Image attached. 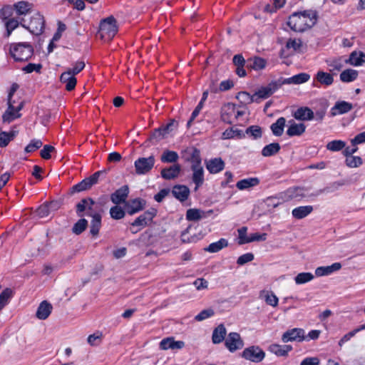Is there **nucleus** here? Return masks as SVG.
I'll return each instance as SVG.
<instances>
[{"instance_id":"obj_1","label":"nucleus","mask_w":365,"mask_h":365,"mask_svg":"<svg viewBox=\"0 0 365 365\" xmlns=\"http://www.w3.org/2000/svg\"><path fill=\"white\" fill-rule=\"evenodd\" d=\"M317 19L318 13L316 10H304L290 15L287 25L295 32H304L313 27L317 24Z\"/></svg>"},{"instance_id":"obj_2","label":"nucleus","mask_w":365,"mask_h":365,"mask_svg":"<svg viewBox=\"0 0 365 365\" xmlns=\"http://www.w3.org/2000/svg\"><path fill=\"white\" fill-rule=\"evenodd\" d=\"M9 53L15 61H27L34 56V48L29 42L12 43L9 46Z\"/></svg>"},{"instance_id":"obj_3","label":"nucleus","mask_w":365,"mask_h":365,"mask_svg":"<svg viewBox=\"0 0 365 365\" xmlns=\"http://www.w3.org/2000/svg\"><path fill=\"white\" fill-rule=\"evenodd\" d=\"M20 24L22 27L28 29L30 33L36 36L41 34L45 27L44 18L39 13H36L31 17L28 25L25 24L24 19H21Z\"/></svg>"},{"instance_id":"obj_4","label":"nucleus","mask_w":365,"mask_h":365,"mask_svg":"<svg viewBox=\"0 0 365 365\" xmlns=\"http://www.w3.org/2000/svg\"><path fill=\"white\" fill-rule=\"evenodd\" d=\"M116 23V20L113 16L103 19L101 21L99 30L101 38L106 40L112 39L118 31Z\"/></svg>"},{"instance_id":"obj_5","label":"nucleus","mask_w":365,"mask_h":365,"mask_svg":"<svg viewBox=\"0 0 365 365\" xmlns=\"http://www.w3.org/2000/svg\"><path fill=\"white\" fill-rule=\"evenodd\" d=\"M106 170H100L94 173L92 175L88 178L83 179L80 182L73 185L71 188V192H80L83 191H86L90 190L93 185L98 183L99 178L101 175L106 174Z\"/></svg>"},{"instance_id":"obj_6","label":"nucleus","mask_w":365,"mask_h":365,"mask_svg":"<svg viewBox=\"0 0 365 365\" xmlns=\"http://www.w3.org/2000/svg\"><path fill=\"white\" fill-rule=\"evenodd\" d=\"M96 202L92 198H83L76 205V214L78 217H82L84 212L86 210V215L93 217L96 214H101L96 207Z\"/></svg>"},{"instance_id":"obj_7","label":"nucleus","mask_w":365,"mask_h":365,"mask_svg":"<svg viewBox=\"0 0 365 365\" xmlns=\"http://www.w3.org/2000/svg\"><path fill=\"white\" fill-rule=\"evenodd\" d=\"M157 215V210L155 208H150L148 210L144 212L142 215L138 216L132 223L133 227H138L139 229L133 230L131 228L132 233L135 234L140 231L143 227H146L153 221V219Z\"/></svg>"},{"instance_id":"obj_8","label":"nucleus","mask_w":365,"mask_h":365,"mask_svg":"<svg viewBox=\"0 0 365 365\" xmlns=\"http://www.w3.org/2000/svg\"><path fill=\"white\" fill-rule=\"evenodd\" d=\"M24 105V101H19L17 105H14V101H8V108L2 115L3 122L10 123L20 118L21 114L19 111L23 108Z\"/></svg>"},{"instance_id":"obj_9","label":"nucleus","mask_w":365,"mask_h":365,"mask_svg":"<svg viewBox=\"0 0 365 365\" xmlns=\"http://www.w3.org/2000/svg\"><path fill=\"white\" fill-rule=\"evenodd\" d=\"M155 163V159L153 155L138 158L134 163L135 173L137 175H145L150 173L153 168Z\"/></svg>"},{"instance_id":"obj_10","label":"nucleus","mask_w":365,"mask_h":365,"mask_svg":"<svg viewBox=\"0 0 365 365\" xmlns=\"http://www.w3.org/2000/svg\"><path fill=\"white\" fill-rule=\"evenodd\" d=\"M242 356L247 360L258 363L264 359L265 353L259 346H252L245 349L242 353Z\"/></svg>"},{"instance_id":"obj_11","label":"nucleus","mask_w":365,"mask_h":365,"mask_svg":"<svg viewBox=\"0 0 365 365\" xmlns=\"http://www.w3.org/2000/svg\"><path fill=\"white\" fill-rule=\"evenodd\" d=\"M305 339V331L302 328H293L288 329L282 336V341L284 343H287L289 341L302 342L304 341Z\"/></svg>"},{"instance_id":"obj_12","label":"nucleus","mask_w":365,"mask_h":365,"mask_svg":"<svg viewBox=\"0 0 365 365\" xmlns=\"http://www.w3.org/2000/svg\"><path fill=\"white\" fill-rule=\"evenodd\" d=\"M225 346L230 352H235L244 346V342L240 334L230 332L225 340Z\"/></svg>"},{"instance_id":"obj_13","label":"nucleus","mask_w":365,"mask_h":365,"mask_svg":"<svg viewBox=\"0 0 365 365\" xmlns=\"http://www.w3.org/2000/svg\"><path fill=\"white\" fill-rule=\"evenodd\" d=\"M146 201L141 198H135L130 200L125 203V210L126 212L133 215L141 210H143L145 207Z\"/></svg>"},{"instance_id":"obj_14","label":"nucleus","mask_w":365,"mask_h":365,"mask_svg":"<svg viewBox=\"0 0 365 365\" xmlns=\"http://www.w3.org/2000/svg\"><path fill=\"white\" fill-rule=\"evenodd\" d=\"M129 194V187L128 185H123L118 190H116L110 195V200L115 205H120L121 203H125L126 199Z\"/></svg>"},{"instance_id":"obj_15","label":"nucleus","mask_w":365,"mask_h":365,"mask_svg":"<svg viewBox=\"0 0 365 365\" xmlns=\"http://www.w3.org/2000/svg\"><path fill=\"white\" fill-rule=\"evenodd\" d=\"M304 196V189L299 187H289L281 193V197L284 200H299Z\"/></svg>"},{"instance_id":"obj_16","label":"nucleus","mask_w":365,"mask_h":365,"mask_svg":"<svg viewBox=\"0 0 365 365\" xmlns=\"http://www.w3.org/2000/svg\"><path fill=\"white\" fill-rule=\"evenodd\" d=\"M235 115V105L231 103L225 104L220 112L221 120L228 124L232 123V118Z\"/></svg>"},{"instance_id":"obj_17","label":"nucleus","mask_w":365,"mask_h":365,"mask_svg":"<svg viewBox=\"0 0 365 365\" xmlns=\"http://www.w3.org/2000/svg\"><path fill=\"white\" fill-rule=\"evenodd\" d=\"M295 119L302 121L312 120L314 118V111L309 107L304 106L297 108L293 113Z\"/></svg>"},{"instance_id":"obj_18","label":"nucleus","mask_w":365,"mask_h":365,"mask_svg":"<svg viewBox=\"0 0 365 365\" xmlns=\"http://www.w3.org/2000/svg\"><path fill=\"white\" fill-rule=\"evenodd\" d=\"M180 171V165L175 163L168 168L162 169L160 174L163 179L170 180L177 178L179 176Z\"/></svg>"},{"instance_id":"obj_19","label":"nucleus","mask_w":365,"mask_h":365,"mask_svg":"<svg viewBox=\"0 0 365 365\" xmlns=\"http://www.w3.org/2000/svg\"><path fill=\"white\" fill-rule=\"evenodd\" d=\"M185 346V342L182 341H175L173 337H167L160 342V349L162 350L181 349Z\"/></svg>"},{"instance_id":"obj_20","label":"nucleus","mask_w":365,"mask_h":365,"mask_svg":"<svg viewBox=\"0 0 365 365\" xmlns=\"http://www.w3.org/2000/svg\"><path fill=\"white\" fill-rule=\"evenodd\" d=\"M206 168L211 174H216L225 168V162L222 160L221 158H215L210 159L205 163Z\"/></svg>"},{"instance_id":"obj_21","label":"nucleus","mask_w":365,"mask_h":365,"mask_svg":"<svg viewBox=\"0 0 365 365\" xmlns=\"http://www.w3.org/2000/svg\"><path fill=\"white\" fill-rule=\"evenodd\" d=\"M173 195L179 201L185 202L190 195V189L183 185H175L171 190Z\"/></svg>"},{"instance_id":"obj_22","label":"nucleus","mask_w":365,"mask_h":365,"mask_svg":"<svg viewBox=\"0 0 365 365\" xmlns=\"http://www.w3.org/2000/svg\"><path fill=\"white\" fill-rule=\"evenodd\" d=\"M60 81L62 83L65 84V87L66 91H73L77 83V79L68 71L61 73L60 76Z\"/></svg>"},{"instance_id":"obj_23","label":"nucleus","mask_w":365,"mask_h":365,"mask_svg":"<svg viewBox=\"0 0 365 365\" xmlns=\"http://www.w3.org/2000/svg\"><path fill=\"white\" fill-rule=\"evenodd\" d=\"M52 305L48 302L47 301H43L40 303L36 313V317L41 320L46 319L51 313L52 311Z\"/></svg>"},{"instance_id":"obj_24","label":"nucleus","mask_w":365,"mask_h":365,"mask_svg":"<svg viewBox=\"0 0 365 365\" xmlns=\"http://www.w3.org/2000/svg\"><path fill=\"white\" fill-rule=\"evenodd\" d=\"M352 108L353 106L351 103L346 101H338L331 109V115L335 116L336 115L344 114L348 113Z\"/></svg>"},{"instance_id":"obj_25","label":"nucleus","mask_w":365,"mask_h":365,"mask_svg":"<svg viewBox=\"0 0 365 365\" xmlns=\"http://www.w3.org/2000/svg\"><path fill=\"white\" fill-rule=\"evenodd\" d=\"M192 171V180L195 185V190H197L204 182V170L202 166L191 167Z\"/></svg>"},{"instance_id":"obj_26","label":"nucleus","mask_w":365,"mask_h":365,"mask_svg":"<svg viewBox=\"0 0 365 365\" xmlns=\"http://www.w3.org/2000/svg\"><path fill=\"white\" fill-rule=\"evenodd\" d=\"M267 66V61L261 57L255 56L247 61V67L255 71L264 69Z\"/></svg>"},{"instance_id":"obj_27","label":"nucleus","mask_w":365,"mask_h":365,"mask_svg":"<svg viewBox=\"0 0 365 365\" xmlns=\"http://www.w3.org/2000/svg\"><path fill=\"white\" fill-rule=\"evenodd\" d=\"M269 350L277 356H287L288 353L292 350V346L291 345L273 344L269 346Z\"/></svg>"},{"instance_id":"obj_28","label":"nucleus","mask_w":365,"mask_h":365,"mask_svg":"<svg viewBox=\"0 0 365 365\" xmlns=\"http://www.w3.org/2000/svg\"><path fill=\"white\" fill-rule=\"evenodd\" d=\"M227 334V330L225 327V326L221 324L218 325L212 332V343L215 344H220L224 340H225V336Z\"/></svg>"},{"instance_id":"obj_29","label":"nucleus","mask_w":365,"mask_h":365,"mask_svg":"<svg viewBox=\"0 0 365 365\" xmlns=\"http://www.w3.org/2000/svg\"><path fill=\"white\" fill-rule=\"evenodd\" d=\"M341 268V263L335 262L330 266L317 267L315 270V274L318 277L329 275L334 272L339 270Z\"/></svg>"},{"instance_id":"obj_30","label":"nucleus","mask_w":365,"mask_h":365,"mask_svg":"<svg viewBox=\"0 0 365 365\" xmlns=\"http://www.w3.org/2000/svg\"><path fill=\"white\" fill-rule=\"evenodd\" d=\"M345 62L354 66H361L365 62V53L361 51H352Z\"/></svg>"},{"instance_id":"obj_31","label":"nucleus","mask_w":365,"mask_h":365,"mask_svg":"<svg viewBox=\"0 0 365 365\" xmlns=\"http://www.w3.org/2000/svg\"><path fill=\"white\" fill-rule=\"evenodd\" d=\"M259 184V180L257 178H249L238 181L236 187L240 190L249 189L255 187Z\"/></svg>"},{"instance_id":"obj_32","label":"nucleus","mask_w":365,"mask_h":365,"mask_svg":"<svg viewBox=\"0 0 365 365\" xmlns=\"http://www.w3.org/2000/svg\"><path fill=\"white\" fill-rule=\"evenodd\" d=\"M101 214H96L93 216L90 225V233L96 237L98 235L100 229L101 227Z\"/></svg>"},{"instance_id":"obj_33","label":"nucleus","mask_w":365,"mask_h":365,"mask_svg":"<svg viewBox=\"0 0 365 365\" xmlns=\"http://www.w3.org/2000/svg\"><path fill=\"white\" fill-rule=\"evenodd\" d=\"M313 211L312 205L299 206L292 210V214L295 219H302L309 215Z\"/></svg>"},{"instance_id":"obj_34","label":"nucleus","mask_w":365,"mask_h":365,"mask_svg":"<svg viewBox=\"0 0 365 365\" xmlns=\"http://www.w3.org/2000/svg\"><path fill=\"white\" fill-rule=\"evenodd\" d=\"M306 130V125L304 123H296L293 122L287 130V135L292 136H299L302 135Z\"/></svg>"},{"instance_id":"obj_35","label":"nucleus","mask_w":365,"mask_h":365,"mask_svg":"<svg viewBox=\"0 0 365 365\" xmlns=\"http://www.w3.org/2000/svg\"><path fill=\"white\" fill-rule=\"evenodd\" d=\"M286 119L284 117L279 118L277 121L272 123L270 126V129L275 136H281L284 132V128L285 126Z\"/></svg>"},{"instance_id":"obj_36","label":"nucleus","mask_w":365,"mask_h":365,"mask_svg":"<svg viewBox=\"0 0 365 365\" xmlns=\"http://www.w3.org/2000/svg\"><path fill=\"white\" fill-rule=\"evenodd\" d=\"M179 159L177 152L165 150L160 156V160L164 163H174Z\"/></svg>"},{"instance_id":"obj_37","label":"nucleus","mask_w":365,"mask_h":365,"mask_svg":"<svg viewBox=\"0 0 365 365\" xmlns=\"http://www.w3.org/2000/svg\"><path fill=\"white\" fill-rule=\"evenodd\" d=\"M228 246V242L226 239L221 238L217 242L211 243L207 247L205 248V251L211 253L217 252L222 248Z\"/></svg>"},{"instance_id":"obj_38","label":"nucleus","mask_w":365,"mask_h":365,"mask_svg":"<svg viewBox=\"0 0 365 365\" xmlns=\"http://www.w3.org/2000/svg\"><path fill=\"white\" fill-rule=\"evenodd\" d=\"M358 77V71L354 69H346L340 74V80L344 83H349L355 81Z\"/></svg>"},{"instance_id":"obj_39","label":"nucleus","mask_w":365,"mask_h":365,"mask_svg":"<svg viewBox=\"0 0 365 365\" xmlns=\"http://www.w3.org/2000/svg\"><path fill=\"white\" fill-rule=\"evenodd\" d=\"M280 145L278 143H272L264 146L262 150L264 157H269L277 154L280 150Z\"/></svg>"},{"instance_id":"obj_40","label":"nucleus","mask_w":365,"mask_h":365,"mask_svg":"<svg viewBox=\"0 0 365 365\" xmlns=\"http://www.w3.org/2000/svg\"><path fill=\"white\" fill-rule=\"evenodd\" d=\"M310 76L306 73H301L286 78L287 84H300L309 81Z\"/></svg>"},{"instance_id":"obj_41","label":"nucleus","mask_w":365,"mask_h":365,"mask_svg":"<svg viewBox=\"0 0 365 365\" xmlns=\"http://www.w3.org/2000/svg\"><path fill=\"white\" fill-rule=\"evenodd\" d=\"M31 4L27 1H21L14 4L16 14L19 16L26 15L31 10Z\"/></svg>"},{"instance_id":"obj_42","label":"nucleus","mask_w":365,"mask_h":365,"mask_svg":"<svg viewBox=\"0 0 365 365\" xmlns=\"http://www.w3.org/2000/svg\"><path fill=\"white\" fill-rule=\"evenodd\" d=\"M235 137L241 139L245 138V135L242 133L241 130L234 129L233 128L226 129L222 134V139H230Z\"/></svg>"},{"instance_id":"obj_43","label":"nucleus","mask_w":365,"mask_h":365,"mask_svg":"<svg viewBox=\"0 0 365 365\" xmlns=\"http://www.w3.org/2000/svg\"><path fill=\"white\" fill-rule=\"evenodd\" d=\"M316 79L322 85L330 86L334 82L333 76L328 73L319 71L316 75Z\"/></svg>"},{"instance_id":"obj_44","label":"nucleus","mask_w":365,"mask_h":365,"mask_svg":"<svg viewBox=\"0 0 365 365\" xmlns=\"http://www.w3.org/2000/svg\"><path fill=\"white\" fill-rule=\"evenodd\" d=\"M236 98L240 101L241 103L244 104H250L253 102L259 103L257 98L255 97V94L252 96L246 91L239 92Z\"/></svg>"},{"instance_id":"obj_45","label":"nucleus","mask_w":365,"mask_h":365,"mask_svg":"<svg viewBox=\"0 0 365 365\" xmlns=\"http://www.w3.org/2000/svg\"><path fill=\"white\" fill-rule=\"evenodd\" d=\"M14 295L11 289L6 288L0 294V310H1L9 302Z\"/></svg>"},{"instance_id":"obj_46","label":"nucleus","mask_w":365,"mask_h":365,"mask_svg":"<svg viewBox=\"0 0 365 365\" xmlns=\"http://www.w3.org/2000/svg\"><path fill=\"white\" fill-rule=\"evenodd\" d=\"M169 133L165 130V128L163 126L155 129L153 133L150 137V140H155V142H158L162 139L165 138Z\"/></svg>"},{"instance_id":"obj_47","label":"nucleus","mask_w":365,"mask_h":365,"mask_svg":"<svg viewBox=\"0 0 365 365\" xmlns=\"http://www.w3.org/2000/svg\"><path fill=\"white\" fill-rule=\"evenodd\" d=\"M346 146V143L341 140H334L329 142L326 148L328 150L336 152L341 150Z\"/></svg>"},{"instance_id":"obj_48","label":"nucleus","mask_w":365,"mask_h":365,"mask_svg":"<svg viewBox=\"0 0 365 365\" xmlns=\"http://www.w3.org/2000/svg\"><path fill=\"white\" fill-rule=\"evenodd\" d=\"M245 133L256 140L262 137V130L259 125H250L246 129Z\"/></svg>"},{"instance_id":"obj_49","label":"nucleus","mask_w":365,"mask_h":365,"mask_svg":"<svg viewBox=\"0 0 365 365\" xmlns=\"http://www.w3.org/2000/svg\"><path fill=\"white\" fill-rule=\"evenodd\" d=\"M329 105L327 101H323L320 103V108L315 110L314 118L319 122H322L327 113V110Z\"/></svg>"},{"instance_id":"obj_50","label":"nucleus","mask_w":365,"mask_h":365,"mask_svg":"<svg viewBox=\"0 0 365 365\" xmlns=\"http://www.w3.org/2000/svg\"><path fill=\"white\" fill-rule=\"evenodd\" d=\"M87 227L88 221L84 218H81L73 225L72 231L74 234L78 235L85 231Z\"/></svg>"},{"instance_id":"obj_51","label":"nucleus","mask_w":365,"mask_h":365,"mask_svg":"<svg viewBox=\"0 0 365 365\" xmlns=\"http://www.w3.org/2000/svg\"><path fill=\"white\" fill-rule=\"evenodd\" d=\"M125 209L123 210L121 207L118 206V205H115L110 210V217L114 220L123 219L125 215Z\"/></svg>"},{"instance_id":"obj_52","label":"nucleus","mask_w":365,"mask_h":365,"mask_svg":"<svg viewBox=\"0 0 365 365\" xmlns=\"http://www.w3.org/2000/svg\"><path fill=\"white\" fill-rule=\"evenodd\" d=\"M14 137V132H4L0 129V147H6Z\"/></svg>"},{"instance_id":"obj_53","label":"nucleus","mask_w":365,"mask_h":365,"mask_svg":"<svg viewBox=\"0 0 365 365\" xmlns=\"http://www.w3.org/2000/svg\"><path fill=\"white\" fill-rule=\"evenodd\" d=\"M19 25H21L20 22L14 18L9 19L8 21H6L5 23V26L6 29V34L5 35L6 37H9L11 34V32Z\"/></svg>"},{"instance_id":"obj_54","label":"nucleus","mask_w":365,"mask_h":365,"mask_svg":"<svg viewBox=\"0 0 365 365\" xmlns=\"http://www.w3.org/2000/svg\"><path fill=\"white\" fill-rule=\"evenodd\" d=\"M363 160L359 156H348L346 158L345 164L349 168H357L362 165Z\"/></svg>"},{"instance_id":"obj_55","label":"nucleus","mask_w":365,"mask_h":365,"mask_svg":"<svg viewBox=\"0 0 365 365\" xmlns=\"http://www.w3.org/2000/svg\"><path fill=\"white\" fill-rule=\"evenodd\" d=\"M202 211L198 209H189L186 212V219L188 221H197L202 218Z\"/></svg>"},{"instance_id":"obj_56","label":"nucleus","mask_w":365,"mask_h":365,"mask_svg":"<svg viewBox=\"0 0 365 365\" xmlns=\"http://www.w3.org/2000/svg\"><path fill=\"white\" fill-rule=\"evenodd\" d=\"M287 84L286 78H279L277 81H271L267 86L272 95L278 90L282 85Z\"/></svg>"},{"instance_id":"obj_57","label":"nucleus","mask_w":365,"mask_h":365,"mask_svg":"<svg viewBox=\"0 0 365 365\" xmlns=\"http://www.w3.org/2000/svg\"><path fill=\"white\" fill-rule=\"evenodd\" d=\"M314 279V275L310 272H302L298 274L295 277V282L297 284L308 282Z\"/></svg>"},{"instance_id":"obj_58","label":"nucleus","mask_w":365,"mask_h":365,"mask_svg":"<svg viewBox=\"0 0 365 365\" xmlns=\"http://www.w3.org/2000/svg\"><path fill=\"white\" fill-rule=\"evenodd\" d=\"M190 228V227H187L181 233L180 239L182 243H194L199 240V238L195 235H193L190 237L187 236Z\"/></svg>"},{"instance_id":"obj_59","label":"nucleus","mask_w":365,"mask_h":365,"mask_svg":"<svg viewBox=\"0 0 365 365\" xmlns=\"http://www.w3.org/2000/svg\"><path fill=\"white\" fill-rule=\"evenodd\" d=\"M190 161L192 163L191 167H200L201 165V155L200 152L197 148H193L191 157H190Z\"/></svg>"},{"instance_id":"obj_60","label":"nucleus","mask_w":365,"mask_h":365,"mask_svg":"<svg viewBox=\"0 0 365 365\" xmlns=\"http://www.w3.org/2000/svg\"><path fill=\"white\" fill-rule=\"evenodd\" d=\"M214 314L215 312L212 308L203 309L195 317V319L197 322H200L212 317Z\"/></svg>"},{"instance_id":"obj_61","label":"nucleus","mask_w":365,"mask_h":365,"mask_svg":"<svg viewBox=\"0 0 365 365\" xmlns=\"http://www.w3.org/2000/svg\"><path fill=\"white\" fill-rule=\"evenodd\" d=\"M268 89L267 86L261 87L255 93V97L258 99H266L272 96V93Z\"/></svg>"},{"instance_id":"obj_62","label":"nucleus","mask_w":365,"mask_h":365,"mask_svg":"<svg viewBox=\"0 0 365 365\" xmlns=\"http://www.w3.org/2000/svg\"><path fill=\"white\" fill-rule=\"evenodd\" d=\"M43 145L41 140H32L30 143L25 148L26 153H32L40 148Z\"/></svg>"},{"instance_id":"obj_63","label":"nucleus","mask_w":365,"mask_h":365,"mask_svg":"<svg viewBox=\"0 0 365 365\" xmlns=\"http://www.w3.org/2000/svg\"><path fill=\"white\" fill-rule=\"evenodd\" d=\"M264 299L267 304L276 307L278 304V298L273 292H267L264 295Z\"/></svg>"},{"instance_id":"obj_64","label":"nucleus","mask_w":365,"mask_h":365,"mask_svg":"<svg viewBox=\"0 0 365 365\" xmlns=\"http://www.w3.org/2000/svg\"><path fill=\"white\" fill-rule=\"evenodd\" d=\"M50 210L47 204L40 205L36 210V215L41 218L48 216Z\"/></svg>"}]
</instances>
